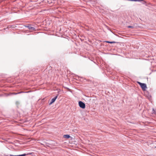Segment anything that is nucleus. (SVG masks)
Wrapping results in <instances>:
<instances>
[{"label":"nucleus","mask_w":156,"mask_h":156,"mask_svg":"<svg viewBox=\"0 0 156 156\" xmlns=\"http://www.w3.org/2000/svg\"><path fill=\"white\" fill-rule=\"evenodd\" d=\"M31 155L32 156H35L34 153L31 151H30L29 152H27L24 154H20L15 155L10 154L9 156H26V155Z\"/></svg>","instance_id":"f257e3e1"},{"label":"nucleus","mask_w":156,"mask_h":156,"mask_svg":"<svg viewBox=\"0 0 156 156\" xmlns=\"http://www.w3.org/2000/svg\"><path fill=\"white\" fill-rule=\"evenodd\" d=\"M138 84L140 85L142 90L143 91H145L146 90L147 87L146 84L145 83H141L139 82H137Z\"/></svg>","instance_id":"f03ea898"},{"label":"nucleus","mask_w":156,"mask_h":156,"mask_svg":"<svg viewBox=\"0 0 156 156\" xmlns=\"http://www.w3.org/2000/svg\"><path fill=\"white\" fill-rule=\"evenodd\" d=\"M80 107L82 109H84L85 108V104L82 101H80L78 102Z\"/></svg>","instance_id":"7ed1b4c3"},{"label":"nucleus","mask_w":156,"mask_h":156,"mask_svg":"<svg viewBox=\"0 0 156 156\" xmlns=\"http://www.w3.org/2000/svg\"><path fill=\"white\" fill-rule=\"evenodd\" d=\"M58 95H57L56 96H55L54 98H53L51 100L50 102L49 103V105H51L56 100V99L57 98Z\"/></svg>","instance_id":"20e7f679"},{"label":"nucleus","mask_w":156,"mask_h":156,"mask_svg":"<svg viewBox=\"0 0 156 156\" xmlns=\"http://www.w3.org/2000/svg\"><path fill=\"white\" fill-rule=\"evenodd\" d=\"M30 25L28 24L27 25H25V26L26 27L28 28V29L29 30H35V28L34 27H31L30 26Z\"/></svg>","instance_id":"39448f33"},{"label":"nucleus","mask_w":156,"mask_h":156,"mask_svg":"<svg viewBox=\"0 0 156 156\" xmlns=\"http://www.w3.org/2000/svg\"><path fill=\"white\" fill-rule=\"evenodd\" d=\"M63 136H64V137L66 139H69L70 137V135L68 134L64 135Z\"/></svg>","instance_id":"423d86ee"},{"label":"nucleus","mask_w":156,"mask_h":156,"mask_svg":"<svg viewBox=\"0 0 156 156\" xmlns=\"http://www.w3.org/2000/svg\"><path fill=\"white\" fill-rule=\"evenodd\" d=\"M105 42H106L110 44H113V43H116V42L115 41H105Z\"/></svg>","instance_id":"0eeeda50"},{"label":"nucleus","mask_w":156,"mask_h":156,"mask_svg":"<svg viewBox=\"0 0 156 156\" xmlns=\"http://www.w3.org/2000/svg\"><path fill=\"white\" fill-rule=\"evenodd\" d=\"M30 92V91H25V92L21 91V92L17 93V94H19L22 93H28Z\"/></svg>","instance_id":"6e6552de"},{"label":"nucleus","mask_w":156,"mask_h":156,"mask_svg":"<svg viewBox=\"0 0 156 156\" xmlns=\"http://www.w3.org/2000/svg\"><path fill=\"white\" fill-rule=\"evenodd\" d=\"M128 28H134V27L133 26H129L127 27Z\"/></svg>","instance_id":"1a4fd4ad"},{"label":"nucleus","mask_w":156,"mask_h":156,"mask_svg":"<svg viewBox=\"0 0 156 156\" xmlns=\"http://www.w3.org/2000/svg\"><path fill=\"white\" fill-rule=\"evenodd\" d=\"M12 26L11 25H9L8 26V27L10 28H15V27H12Z\"/></svg>","instance_id":"9d476101"},{"label":"nucleus","mask_w":156,"mask_h":156,"mask_svg":"<svg viewBox=\"0 0 156 156\" xmlns=\"http://www.w3.org/2000/svg\"><path fill=\"white\" fill-rule=\"evenodd\" d=\"M17 94V93H12V94H14V95H16L17 94Z\"/></svg>","instance_id":"9b49d317"},{"label":"nucleus","mask_w":156,"mask_h":156,"mask_svg":"<svg viewBox=\"0 0 156 156\" xmlns=\"http://www.w3.org/2000/svg\"><path fill=\"white\" fill-rule=\"evenodd\" d=\"M155 148H156V147H155Z\"/></svg>","instance_id":"f8f14e48"}]
</instances>
